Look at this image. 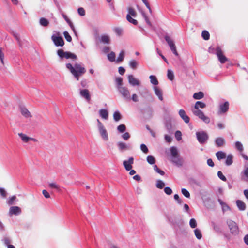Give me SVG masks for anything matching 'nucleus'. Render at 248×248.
Segmentation results:
<instances>
[{
    "instance_id": "f257e3e1",
    "label": "nucleus",
    "mask_w": 248,
    "mask_h": 248,
    "mask_svg": "<svg viewBox=\"0 0 248 248\" xmlns=\"http://www.w3.org/2000/svg\"><path fill=\"white\" fill-rule=\"evenodd\" d=\"M65 66L77 80H78L79 77L86 71L85 68L78 63H75L73 65L71 63L68 62L66 63Z\"/></svg>"
},
{
    "instance_id": "f03ea898",
    "label": "nucleus",
    "mask_w": 248,
    "mask_h": 248,
    "mask_svg": "<svg viewBox=\"0 0 248 248\" xmlns=\"http://www.w3.org/2000/svg\"><path fill=\"white\" fill-rule=\"evenodd\" d=\"M206 104L204 102L201 101H197L195 104L194 107L192 109L193 114L197 116L199 119H201L206 124H209L210 122V119L209 117L204 115V113L199 108H204Z\"/></svg>"
},
{
    "instance_id": "7ed1b4c3",
    "label": "nucleus",
    "mask_w": 248,
    "mask_h": 248,
    "mask_svg": "<svg viewBox=\"0 0 248 248\" xmlns=\"http://www.w3.org/2000/svg\"><path fill=\"white\" fill-rule=\"evenodd\" d=\"M57 55L61 60L70 59L72 62L77 60V55L70 51H64L62 49H59L57 52Z\"/></svg>"
},
{
    "instance_id": "20e7f679",
    "label": "nucleus",
    "mask_w": 248,
    "mask_h": 248,
    "mask_svg": "<svg viewBox=\"0 0 248 248\" xmlns=\"http://www.w3.org/2000/svg\"><path fill=\"white\" fill-rule=\"evenodd\" d=\"M97 122L98 130L101 138L104 141H108V135L106 129L99 119H97Z\"/></svg>"
},
{
    "instance_id": "39448f33",
    "label": "nucleus",
    "mask_w": 248,
    "mask_h": 248,
    "mask_svg": "<svg viewBox=\"0 0 248 248\" xmlns=\"http://www.w3.org/2000/svg\"><path fill=\"white\" fill-rule=\"evenodd\" d=\"M172 162L176 165H180L181 162L177 148L175 146L170 148Z\"/></svg>"
},
{
    "instance_id": "423d86ee",
    "label": "nucleus",
    "mask_w": 248,
    "mask_h": 248,
    "mask_svg": "<svg viewBox=\"0 0 248 248\" xmlns=\"http://www.w3.org/2000/svg\"><path fill=\"white\" fill-rule=\"evenodd\" d=\"M196 136L197 140L201 144H203L206 143L209 139L208 135L204 131L197 132L196 133Z\"/></svg>"
},
{
    "instance_id": "0eeeda50",
    "label": "nucleus",
    "mask_w": 248,
    "mask_h": 248,
    "mask_svg": "<svg viewBox=\"0 0 248 248\" xmlns=\"http://www.w3.org/2000/svg\"><path fill=\"white\" fill-rule=\"evenodd\" d=\"M227 224L229 228L231 233L233 235H236L239 233V228L236 223L232 220L229 219L227 221Z\"/></svg>"
},
{
    "instance_id": "6e6552de",
    "label": "nucleus",
    "mask_w": 248,
    "mask_h": 248,
    "mask_svg": "<svg viewBox=\"0 0 248 248\" xmlns=\"http://www.w3.org/2000/svg\"><path fill=\"white\" fill-rule=\"evenodd\" d=\"M117 90L124 99L126 100H130V93L127 87L120 86Z\"/></svg>"
},
{
    "instance_id": "1a4fd4ad",
    "label": "nucleus",
    "mask_w": 248,
    "mask_h": 248,
    "mask_svg": "<svg viewBox=\"0 0 248 248\" xmlns=\"http://www.w3.org/2000/svg\"><path fill=\"white\" fill-rule=\"evenodd\" d=\"M164 38L166 41L167 42L172 53L175 56H178L179 54L177 51L176 46L175 45L173 40L168 35H165Z\"/></svg>"
},
{
    "instance_id": "9d476101",
    "label": "nucleus",
    "mask_w": 248,
    "mask_h": 248,
    "mask_svg": "<svg viewBox=\"0 0 248 248\" xmlns=\"http://www.w3.org/2000/svg\"><path fill=\"white\" fill-rule=\"evenodd\" d=\"M216 55L221 63H224L228 59L223 55L221 48L217 47L216 49Z\"/></svg>"
},
{
    "instance_id": "9b49d317",
    "label": "nucleus",
    "mask_w": 248,
    "mask_h": 248,
    "mask_svg": "<svg viewBox=\"0 0 248 248\" xmlns=\"http://www.w3.org/2000/svg\"><path fill=\"white\" fill-rule=\"evenodd\" d=\"M51 39L54 42L55 45L57 46H62L64 44L63 39L61 36H58L55 34H53L51 36Z\"/></svg>"
},
{
    "instance_id": "f8f14e48",
    "label": "nucleus",
    "mask_w": 248,
    "mask_h": 248,
    "mask_svg": "<svg viewBox=\"0 0 248 248\" xmlns=\"http://www.w3.org/2000/svg\"><path fill=\"white\" fill-rule=\"evenodd\" d=\"M229 103L228 101H226L222 103H220L219 105V109L218 113L221 114L227 112L229 109Z\"/></svg>"
},
{
    "instance_id": "ddd939ff",
    "label": "nucleus",
    "mask_w": 248,
    "mask_h": 248,
    "mask_svg": "<svg viewBox=\"0 0 248 248\" xmlns=\"http://www.w3.org/2000/svg\"><path fill=\"white\" fill-rule=\"evenodd\" d=\"M21 213V209L18 206H11L9 211V215L10 216L12 215L18 216Z\"/></svg>"
},
{
    "instance_id": "4468645a",
    "label": "nucleus",
    "mask_w": 248,
    "mask_h": 248,
    "mask_svg": "<svg viewBox=\"0 0 248 248\" xmlns=\"http://www.w3.org/2000/svg\"><path fill=\"white\" fill-rule=\"evenodd\" d=\"M134 163V158L132 157H129L127 160H124L123 161V165L125 169L129 171L132 169V165Z\"/></svg>"
},
{
    "instance_id": "2eb2a0df",
    "label": "nucleus",
    "mask_w": 248,
    "mask_h": 248,
    "mask_svg": "<svg viewBox=\"0 0 248 248\" xmlns=\"http://www.w3.org/2000/svg\"><path fill=\"white\" fill-rule=\"evenodd\" d=\"M241 179L248 182V163L245 164L244 169L241 172Z\"/></svg>"
},
{
    "instance_id": "dca6fc26",
    "label": "nucleus",
    "mask_w": 248,
    "mask_h": 248,
    "mask_svg": "<svg viewBox=\"0 0 248 248\" xmlns=\"http://www.w3.org/2000/svg\"><path fill=\"white\" fill-rule=\"evenodd\" d=\"M127 78L128 82L131 86H135L140 85V81L136 79L132 75H128Z\"/></svg>"
},
{
    "instance_id": "f3484780",
    "label": "nucleus",
    "mask_w": 248,
    "mask_h": 248,
    "mask_svg": "<svg viewBox=\"0 0 248 248\" xmlns=\"http://www.w3.org/2000/svg\"><path fill=\"white\" fill-rule=\"evenodd\" d=\"M18 136L21 138L22 141L24 142H28L29 141L31 140L33 142H37V140L33 138L29 137L27 136L26 134H23L22 133H18Z\"/></svg>"
},
{
    "instance_id": "a211bd4d",
    "label": "nucleus",
    "mask_w": 248,
    "mask_h": 248,
    "mask_svg": "<svg viewBox=\"0 0 248 248\" xmlns=\"http://www.w3.org/2000/svg\"><path fill=\"white\" fill-rule=\"evenodd\" d=\"M20 111L21 114L26 118H30L32 117L31 112L25 107L21 106L20 107Z\"/></svg>"
},
{
    "instance_id": "6ab92c4d",
    "label": "nucleus",
    "mask_w": 248,
    "mask_h": 248,
    "mask_svg": "<svg viewBox=\"0 0 248 248\" xmlns=\"http://www.w3.org/2000/svg\"><path fill=\"white\" fill-rule=\"evenodd\" d=\"M215 143L217 147H222L225 144V140L222 137H217L215 140Z\"/></svg>"
},
{
    "instance_id": "aec40b11",
    "label": "nucleus",
    "mask_w": 248,
    "mask_h": 248,
    "mask_svg": "<svg viewBox=\"0 0 248 248\" xmlns=\"http://www.w3.org/2000/svg\"><path fill=\"white\" fill-rule=\"evenodd\" d=\"M118 149L121 151H124L131 149V147L129 144H126L123 142H118L117 143Z\"/></svg>"
},
{
    "instance_id": "412c9836",
    "label": "nucleus",
    "mask_w": 248,
    "mask_h": 248,
    "mask_svg": "<svg viewBox=\"0 0 248 248\" xmlns=\"http://www.w3.org/2000/svg\"><path fill=\"white\" fill-rule=\"evenodd\" d=\"M179 115L186 123L188 124L189 122V117L186 114L184 109H180L179 111Z\"/></svg>"
},
{
    "instance_id": "4be33fe9",
    "label": "nucleus",
    "mask_w": 248,
    "mask_h": 248,
    "mask_svg": "<svg viewBox=\"0 0 248 248\" xmlns=\"http://www.w3.org/2000/svg\"><path fill=\"white\" fill-rule=\"evenodd\" d=\"M153 90L155 92V94L158 97V99L160 101H163V97L162 90L157 86H154Z\"/></svg>"
},
{
    "instance_id": "5701e85b",
    "label": "nucleus",
    "mask_w": 248,
    "mask_h": 248,
    "mask_svg": "<svg viewBox=\"0 0 248 248\" xmlns=\"http://www.w3.org/2000/svg\"><path fill=\"white\" fill-rule=\"evenodd\" d=\"M80 95L85 98L87 100H90L91 99L89 92L87 89H82L80 91Z\"/></svg>"
},
{
    "instance_id": "b1692460",
    "label": "nucleus",
    "mask_w": 248,
    "mask_h": 248,
    "mask_svg": "<svg viewBox=\"0 0 248 248\" xmlns=\"http://www.w3.org/2000/svg\"><path fill=\"white\" fill-rule=\"evenodd\" d=\"M100 116L105 120H108V113L107 109H101L99 111Z\"/></svg>"
},
{
    "instance_id": "393cba45",
    "label": "nucleus",
    "mask_w": 248,
    "mask_h": 248,
    "mask_svg": "<svg viewBox=\"0 0 248 248\" xmlns=\"http://www.w3.org/2000/svg\"><path fill=\"white\" fill-rule=\"evenodd\" d=\"M236 205L239 210L244 211L246 209L245 203L241 200H238L236 202Z\"/></svg>"
},
{
    "instance_id": "a878e982",
    "label": "nucleus",
    "mask_w": 248,
    "mask_h": 248,
    "mask_svg": "<svg viewBox=\"0 0 248 248\" xmlns=\"http://www.w3.org/2000/svg\"><path fill=\"white\" fill-rule=\"evenodd\" d=\"M218 201L220 205L221 206L223 212L230 210V207L226 203L223 202L221 199H219L218 200Z\"/></svg>"
},
{
    "instance_id": "bb28decb",
    "label": "nucleus",
    "mask_w": 248,
    "mask_h": 248,
    "mask_svg": "<svg viewBox=\"0 0 248 248\" xmlns=\"http://www.w3.org/2000/svg\"><path fill=\"white\" fill-rule=\"evenodd\" d=\"M100 40L104 44H108L110 43V37L109 35L107 34L101 35Z\"/></svg>"
},
{
    "instance_id": "cd10ccee",
    "label": "nucleus",
    "mask_w": 248,
    "mask_h": 248,
    "mask_svg": "<svg viewBox=\"0 0 248 248\" xmlns=\"http://www.w3.org/2000/svg\"><path fill=\"white\" fill-rule=\"evenodd\" d=\"M216 156L218 160H220L226 157V153L223 151H218L216 153Z\"/></svg>"
},
{
    "instance_id": "c85d7f7f",
    "label": "nucleus",
    "mask_w": 248,
    "mask_h": 248,
    "mask_svg": "<svg viewBox=\"0 0 248 248\" xmlns=\"http://www.w3.org/2000/svg\"><path fill=\"white\" fill-rule=\"evenodd\" d=\"M149 78L151 83L154 85V86H157L158 84V81L156 77L154 75H151L149 76Z\"/></svg>"
},
{
    "instance_id": "c756f323",
    "label": "nucleus",
    "mask_w": 248,
    "mask_h": 248,
    "mask_svg": "<svg viewBox=\"0 0 248 248\" xmlns=\"http://www.w3.org/2000/svg\"><path fill=\"white\" fill-rule=\"evenodd\" d=\"M113 117L115 122H118L122 119V115L118 110H116L114 112Z\"/></svg>"
},
{
    "instance_id": "7c9ffc66",
    "label": "nucleus",
    "mask_w": 248,
    "mask_h": 248,
    "mask_svg": "<svg viewBox=\"0 0 248 248\" xmlns=\"http://www.w3.org/2000/svg\"><path fill=\"white\" fill-rule=\"evenodd\" d=\"M204 97V93L202 92H199L194 93L193 97L196 100L202 99Z\"/></svg>"
},
{
    "instance_id": "2f4dec72",
    "label": "nucleus",
    "mask_w": 248,
    "mask_h": 248,
    "mask_svg": "<svg viewBox=\"0 0 248 248\" xmlns=\"http://www.w3.org/2000/svg\"><path fill=\"white\" fill-rule=\"evenodd\" d=\"M129 65L132 69H135L138 65V62L135 60H131L129 62Z\"/></svg>"
},
{
    "instance_id": "473e14b6",
    "label": "nucleus",
    "mask_w": 248,
    "mask_h": 248,
    "mask_svg": "<svg viewBox=\"0 0 248 248\" xmlns=\"http://www.w3.org/2000/svg\"><path fill=\"white\" fill-rule=\"evenodd\" d=\"M125 55V52L124 50H121L117 60L116 62L119 63L120 62H121L123 61Z\"/></svg>"
},
{
    "instance_id": "72a5a7b5",
    "label": "nucleus",
    "mask_w": 248,
    "mask_h": 248,
    "mask_svg": "<svg viewBox=\"0 0 248 248\" xmlns=\"http://www.w3.org/2000/svg\"><path fill=\"white\" fill-rule=\"evenodd\" d=\"M232 157H233L232 155L230 154L228 155L225 161V164L227 166H230L232 164L233 162Z\"/></svg>"
},
{
    "instance_id": "f704fd0d",
    "label": "nucleus",
    "mask_w": 248,
    "mask_h": 248,
    "mask_svg": "<svg viewBox=\"0 0 248 248\" xmlns=\"http://www.w3.org/2000/svg\"><path fill=\"white\" fill-rule=\"evenodd\" d=\"M17 201V198L16 196L14 195L11 197H10L7 200V203L10 205L14 204L15 202Z\"/></svg>"
},
{
    "instance_id": "c9c22d12",
    "label": "nucleus",
    "mask_w": 248,
    "mask_h": 248,
    "mask_svg": "<svg viewBox=\"0 0 248 248\" xmlns=\"http://www.w3.org/2000/svg\"><path fill=\"white\" fill-rule=\"evenodd\" d=\"M194 234H195L196 237L198 239L200 240L202 239V235L201 231L200 229H197V228L195 229L194 231Z\"/></svg>"
},
{
    "instance_id": "e433bc0d",
    "label": "nucleus",
    "mask_w": 248,
    "mask_h": 248,
    "mask_svg": "<svg viewBox=\"0 0 248 248\" xmlns=\"http://www.w3.org/2000/svg\"><path fill=\"white\" fill-rule=\"evenodd\" d=\"M108 59L111 62L115 61V54L114 52L111 51L110 53L107 55Z\"/></svg>"
},
{
    "instance_id": "4c0bfd02",
    "label": "nucleus",
    "mask_w": 248,
    "mask_h": 248,
    "mask_svg": "<svg viewBox=\"0 0 248 248\" xmlns=\"http://www.w3.org/2000/svg\"><path fill=\"white\" fill-rule=\"evenodd\" d=\"M126 19L128 21L135 25H137L138 24V21L136 20L133 19L131 16H130L129 14L127 15Z\"/></svg>"
},
{
    "instance_id": "58836bf2",
    "label": "nucleus",
    "mask_w": 248,
    "mask_h": 248,
    "mask_svg": "<svg viewBox=\"0 0 248 248\" xmlns=\"http://www.w3.org/2000/svg\"><path fill=\"white\" fill-rule=\"evenodd\" d=\"M39 23L41 25L44 27L47 26L49 24L48 21L46 18L43 17L40 18Z\"/></svg>"
},
{
    "instance_id": "ea45409f",
    "label": "nucleus",
    "mask_w": 248,
    "mask_h": 248,
    "mask_svg": "<svg viewBox=\"0 0 248 248\" xmlns=\"http://www.w3.org/2000/svg\"><path fill=\"white\" fill-rule=\"evenodd\" d=\"M167 77L171 81L173 80L174 78V75L173 71L170 69H168L167 71Z\"/></svg>"
},
{
    "instance_id": "a19ab883",
    "label": "nucleus",
    "mask_w": 248,
    "mask_h": 248,
    "mask_svg": "<svg viewBox=\"0 0 248 248\" xmlns=\"http://www.w3.org/2000/svg\"><path fill=\"white\" fill-rule=\"evenodd\" d=\"M235 148L240 152L243 151V146L242 144L240 141H236L235 143Z\"/></svg>"
},
{
    "instance_id": "79ce46f5",
    "label": "nucleus",
    "mask_w": 248,
    "mask_h": 248,
    "mask_svg": "<svg viewBox=\"0 0 248 248\" xmlns=\"http://www.w3.org/2000/svg\"><path fill=\"white\" fill-rule=\"evenodd\" d=\"M113 31L118 36H121L123 32V29L120 27H116L114 28Z\"/></svg>"
},
{
    "instance_id": "37998d69",
    "label": "nucleus",
    "mask_w": 248,
    "mask_h": 248,
    "mask_svg": "<svg viewBox=\"0 0 248 248\" xmlns=\"http://www.w3.org/2000/svg\"><path fill=\"white\" fill-rule=\"evenodd\" d=\"M147 161L150 164H154L155 162V159L154 157L152 155H148L147 157Z\"/></svg>"
},
{
    "instance_id": "c03bdc74",
    "label": "nucleus",
    "mask_w": 248,
    "mask_h": 248,
    "mask_svg": "<svg viewBox=\"0 0 248 248\" xmlns=\"http://www.w3.org/2000/svg\"><path fill=\"white\" fill-rule=\"evenodd\" d=\"M202 37L205 40H208L210 38V34L208 31H203L202 32Z\"/></svg>"
},
{
    "instance_id": "a18cd8bd",
    "label": "nucleus",
    "mask_w": 248,
    "mask_h": 248,
    "mask_svg": "<svg viewBox=\"0 0 248 248\" xmlns=\"http://www.w3.org/2000/svg\"><path fill=\"white\" fill-rule=\"evenodd\" d=\"M48 186L51 188L56 189L58 190H59L60 188V186L56 183H50L48 184Z\"/></svg>"
},
{
    "instance_id": "49530a36",
    "label": "nucleus",
    "mask_w": 248,
    "mask_h": 248,
    "mask_svg": "<svg viewBox=\"0 0 248 248\" xmlns=\"http://www.w3.org/2000/svg\"><path fill=\"white\" fill-rule=\"evenodd\" d=\"M164 186H165V184L162 181H161L160 180H158L156 181V186L158 188L162 189Z\"/></svg>"
},
{
    "instance_id": "de8ad7c7",
    "label": "nucleus",
    "mask_w": 248,
    "mask_h": 248,
    "mask_svg": "<svg viewBox=\"0 0 248 248\" xmlns=\"http://www.w3.org/2000/svg\"><path fill=\"white\" fill-rule=\"evenodd\" d=\"M116 83L117 84V89H118V88L120 86H123V78L121 77H118L116 78Z\"/></svg>"
},
{
    "instance_id": "09e8293b",
    "label": "nucleus",
    "mask_w": 248,
    "mask_h": 248,
    "mask_svg": "<svg viewBox=\"0 0 248 248\" xmlns=\"http://www.w3.org/2000/svg\"><path fill=\"white\" fill-rule=\"evenodd\" d=\"M181 192H182V193L183 194V195L185 197H186L187 198H190V195L189 192H188V191L187 189H186L185 188H182L181 189Z\"/></svg>"
},
{
    "instance_id": "8fccbe9b",
    "label": "nucleus",
    "mask_w": 248,
    "mask_h": 248,
    "mask_svg": "<svg viewBox=\"0 0 248 248\" xmlns=\"http://www.w3.org/2000/svg\"><path fill=\"white\" fill-rule=\"evenodd\" d=\"M117 130L119 132L123 133L126 130V126L123 124H120L117 127Z\"/></svg>"
},
{
    "instance_id": "3c124183",
    "label": "nucleus",
    "mask_w": 248,
    "mask_h": 248,
    "mask_svg": "<svg viewBox=\"0 0 248 248\" xmlns=\"http://www.w3.org/2000/svg\"><path fill=\"white\" fill-rule=\"evenodd\" d=\"M64 36L65 38V39L69 42H71L72 41V37L69 34V33L67 31H65L63 32Z\"/></svg>"
},
{
    "instance_id": "603ef678",
    "label": "nucleus",
    "mask_w": 248,
    "mask_h": 248,
    "mask_svg": "<svg viewBox=\"0 0 248 248\" xmlns=\"http://www.w3.org/2000/svg\"><path fill=\"white\" fill-rule=\"evenodd\" d=\"M154 170L161 175H164L165 174V172L163 170L159 169L156 165H154Z\"/></svg>"
},
{
    "instance_id": "864d4df0",
    "label": "nucleus",
    "mask_w": 248,
    "mask_h": 248,
    "mask_svg": "<svg viewBox=\"0 0 248 248\" xmlns=\"http://www.w3.org/2000/svg\"><path fill=\"white\" fill-rule=\"evenodd\" d=\"M189 225L191 228H195L197 226V222L194 218H191L189 221Z\"/></svg>"
},
{
    "instance_id": "5fc2aeb1",
    "label": "nucleus",
    "mask_w": 248,
    "mask_h": 248,
    "mask_svg": "<svg viewBox=\"0 0 248 248\" xmlns=\"http://www.w3.org/2000/svg\"><path fill=\"white\" fill-rule=\"evenodd\" d=\"M128 14H129L131 16L135 17L136 13L133 8L130 7L128 9Z\"/></svg>"
},
{
    "instance_id": "6e6d98bb",
    "label": "nucleus",
    "mask_w": 248,
    "mask_h": 248,
    "mask_svg": "<svg viewBox=\"0 0 248 248\" xmlns=\"http://www.w3.org/2000/svg\"><path fill=\"white\" fill-rule=\"evenodd\" d=\"M0 195L3 198L6 197L7 193L4 188L0 187Z\"/></svg>"
},
{
    "instance_id": "4d7b16f0",
    "label": "nucleus",
    "mask_w": 248,
    "mask_h": 248,
    "mask_svg": "<svg viewBox=\"0 0 248 248\" xmlns=\"http://www.w3.org/2000/svg\"><path fill=\"white\" fill-rule=\"evenodd\" d=\"M140 149L145 154H147L148 152V149L147 146L144 144H141L140 145Z\"/></svg>"
},
{
    "instance_id": "13d9d810",
    "label": "nucleus",
    "mask_w": 248,
    "mask_h": 248,
    "mask_svg": "<svg viewBox=\"0 0 248 248\" xmlns=\"http://www.w3.org/2000/svg\"><path fill=\"white\" fill-rule=\"evenodd\" d=\"M174 199L177 201L178 204L181 205L183 203V200L180 198L178 194L174 195Z\"/></svg>"
},
{
    "instance_id": "bf43d9fd",
    "label": "nucleus",
    "mask_w": 248,
    "mask_h": 248,
    "mask_svg": "<svg viewBox=\"0 0 248 248\" xmlns=\"http://www.w3.org/2000/svg\"><path fill=\"white\" fill-rule=\"evenodd\" d=\"M175 136L177 140L179 141L182 139V133L180 131H176L175 133Z\"/></svg>"
},
{
    "instance_id": "052dcab7",
    "label": "nucleus",
    "mask_w": 248,
    "mask_h": 248,
    "mask_svg": "<svg viewBox=\"0 0 248 248\" xmlns=\"http://www.w3.org/2000/svg\"><path fill=\"white\" fill-rule=\"evenodd\" d=\"M217 176L221 180H222L223 181H226L227 180L225 176L223 174L222 172L220 171H218L217 172Z\"/></svg>"
},
{
    "instance_id": "680f3d73",
    "label": "nucleus",
    "mask_w": 248,
    "mask_h": 248,
    "mask_svg": "<svg viewBox=\"0 0 248 248\" xmlns=\"http://www.w3.org/2000/svg\"><path fill=\"white\" fill-rule=\"evenodd\" d=\"M164 192L166 194H167L168 195H171V193H172V191L171 189L169 187H165Z\"/></svg>"
},
{
    "instance_id": "e2e57ef3",
    "label": "nucleus",
    "mask_w": 248,
    "mask_h": 248,
    "mask_svg": "<svg viewBox=\"0 0 248 248\" xmlns=\"http://www.w3.org/2000/svg\"><path fill=\"white\" fill-rule=\"evenodd\" d=\"M122 137L124 140H127L130 138V135L129 133L125 132L122 135Z\"/></svg>"
},
{
    "instance_id": "0e129e2a",
    "label": "nucleus",
    "mask_w": 248,
    "mask_h": 248,
    "mask_svg": "<svg viewBox=\"0 0 248 248\" xmlns=\"http://www.w3.org/2000/svg\"><path fill=\"white\" fill-rule=\"evenodd\" d=\"M78 13L79 15L81 16H83L85 15V11L84 10V9L82 8V7H80L78 9Z\"/></svg>"
},
{
    "instance_id": "69168bd1",
    "label": "nucleus",
    "mask_w": 248,
    "mask_h": 248,
    "mask_svg": "<svg viewBox=\"0 0 248 248\" xmlns=\"http://www.w3.org/2000/svg\"><path fill=\"white\" fill-rule=\"evenodd\" d=\"M164 138H165V141L168 142V143H170L172 141V138L171 137H170V135H165L164 136Z\"/></svg>"
},
{
    "instance_id": "338daca9",
    "label": "nucleus",
    "mask_w": 248,
    "mask_h": 248,
    "mask_svg": "<svg viewBox=\"0 0 248 248\" xmlns=\"http://www.w3.org/2000/svg\"><path fill=\"white\" fill-rule=\"evenodd\" d=\"M130 99H132L134 102H138L139 101L138 100V96L136 94H133L132 95V97L130 98Z\"/></svg>"
},
{
    "instance_id": "774afa93",
    "label": "nucleus",
    "mask_w": 248,
    "mask_h": 248,
    "mask_svg": "<svg viewBox=\"0 0 248 248\" xmlns=\"http://www.w3.org/2000/svg\"><path fill=\"white\" fill-rule=\"evenodd\" d=\"M42 193L44 197L46 198H49L50 197L49 193L46 190H43Z\"/></svg>"
}]
</instances>
